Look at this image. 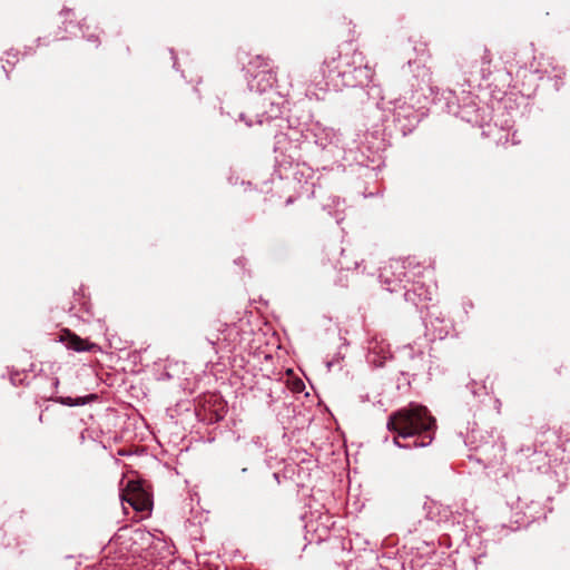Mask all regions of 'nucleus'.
<instances>
[{
    "label": "nucleus",
    "instance_id": "obj_3",
    "mask_svg": "<svg viewBox=\"0 0 570 570\" xmlns=\"http://www.w3.org/2000/svg\"><path fill=\"white\" fill-rule=\"evenodd\" d=\"M247 73H249L253 78H258L262 76L263 80L266 81V85L262 88L265 90L267 87H272L275 81V72L271 65L269 59L264 58L263 56H256L248 62L246 68Z\"/></svg>",
    "mask_w": 570,
    "mask_h": 570
},
{
    "label": "nucleus",
    "instance_id": "obj_8",
    "mask_svg": "<svg viewBox=\"0 0 570 570\" xmlns=\"http://www.w3.org/2000/svg\"><path fill=\"white\" fill-rule=\"evenodd\" d=\"M484 60H485L487 63H490V59H488L487 56H484Z\"/></svg>",
    "mask_w": 570,
    "mask_h": 570
},
{
    "label": "nucleus",
    "instance_id": "obj_7",
    "mask_svg": "<svg viewBox=\"0 0 570 570\" xmlns=\"http://www.w3.org/2000/svg\"><path fill=\"white\" fill-rule=\"evenodd\" d=\"M214 414H215V421H219L224 417L225 404L222 401L218 402V406H217V409L214 410Z\"/></svg>",
    "mask_w": 570,
    "mask_h": 570
},
{
    "label": "nucleus",
    "instance_id": "obj_5",
    "mask_svg": "<svg viewBox=\"0 0 570 570\" xmlns=\"http://www.w3.org/2000/svg\"><path fill=\"white\" fill-rule=\"evenodd\" d=\"M89 399H96V395H90L86 399H82V397H78V399H71V397H59L57 399V402L63 404V405H68V406H75V405H83L86 404L87 400Z\"/></svg>",
    "mask_w": 570,
    "mask_h": 570
},
{
    "label": "nucleus",
    "instance_id": "obj_2",
    "mask_svg": "<svg viewBox=\"0 0 570 570\" xmlns=\"http://www.w3.org/2000/svg\"><path fill=\"white\" fill-rule=\"evenodd\" d=\"M121 499L138 512L150 511L153 507L150 493L144 489L141 481L138 480L127 482Z\"/></svg>",
    "mask_w": 570,
    "mask_h": 570
},
{
    "label": "nucleus",
    "instance_id": "obj_9",
    "mask_svg": "<svg viewBox=\"0 0 570 570\" xmlns=\"http://www.w3.org/2000/svg\"><path fill=\"white\" fill-rule=\"evenodd\" d=\"M322 73H323L324 77L327 76V72L324 69L322 70Z\"/></svg>",
    "mask_w": 570,
    "mask_h": 570
},
{
    "label": "nucleus",
    "instance_id": "obj_6",
    "mask_svg": "<svg viewBox=\"0 0 570 570\" xmlns=\"http://www.w3.org/2000/svg\"><path fill=\"white\" fill-rule=\"evenodd\" d=\"M340 57L341 53L337 50H333L331 51V55L324 59L323 65L328 68V75L336 68L334 65Z\"/></svg>",
    "mask_w": 570,
    "mask_h": 570
},
{
    "label": "nucleus",
    "instance_id": "obj_4",
    "mask_svg": "<svg viewBox=\"0 0 570 570\" xmlns=\"http://www.w3.org/2000/svg\"><path fill=\"white\" fill-rule=\"evenodd\" d=\"M60 341L66 343L68 348L76 352L94 351L97 348L95 343H90L89 341L81 338L68 328L61 331Z\"/></svg>",
    "mask_w": 570,
    "mask_h": 570
},
{
    "label": "nucleus",
    "instance_id": "obj_1",
    "mask_svg": "<svg viewBox=\"0 0 570 570\" xmlns=\"http://www.w3.org/2000/svg\"><path fill=\"white\" fill-rule=\"evenodd\" d=\"M387 430L394 432V443L403 446L397 438L417 436L414 446H425L430 444L434 438L436 429L435 419L430 414L429 410L423 405H412L393 412L387 420Z\"/></svg>",
    "mask_w": 570,
    "mask_h": 570
}]
</instances>
